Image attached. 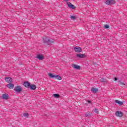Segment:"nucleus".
Here are the masks:
<instances>
[{
	"label": "nucleus",
	"instance_id": "f257e3e1",
	"mask_svg": "<svg viewBox=\"0 0 127 127\" xmlns=\"http://www.w3.org/2000/svg\"><path fill=\"white\" fill-rule=\"evenodd\" d=\"M48 75L49 77H50V78H53V79H54V78H55V79H57L58 80H62V77H61L60 75H58L57 74L54 75L50 72L48 73Z\"/></svg>",
	"mask_w": 127,
	"mask_h": 127
},
{
	"label": "nucleus",
	"instance_id": "f03ea898",
	"mask_svg": "<svg viewBox=\"0 0 127 127\" xmlns=\"http://www.w3.org/2000/svg\"><path fill=\"white\" fill-rule=\"evenodd\" d=\"M43 40L44 43L48 44V45H49V44H51V43H54V41H51L50 39H48L47 37H45V38H44Z\"/></svg>",
	"mask_w": 127,
	"mask_h": 127
},
{
	"label": "nucleus",
	"instance_id": "7ed1b4c3",
	"mask_svg": "<svg viewBox=\"0 0 127 127\" xmlns=\"http://www.w3.org/2000/svg\"><path fill=\"white\" fill-rule=\"evenodd\" d=\"M14 91H15V92H16V93H17V94H18L19 93H20V92H21V91H22V88H21V87H20L19 86H16L14 88Z\"/></svg>",
	"mask_w": 127,
	"mask_h": 127
},
{
	"label": "nucleus",
	"instance_id": "20e7f679",
	"mask_svg": "<svg viewBox=\"0 0 127 127\" xmlns=\"http://www.w3.org/2000/svg\"><path fill=\"white\" fill-rule=\"evenodd\" d=\"M106 4L110 5L111 4H115L116 3V1L115 0H107L106 1Z\"/></svg>",
	"mask_w": 127,
	"mask_h": 127
},
{
	"label": "nucleus",
	"instance_id": "39448f33",
	"mask_svg": "<svg viewBox=\"0 0 127 127\" xmlns=\"http://www.w3.org/2000/svg\"><path fill=\"white\" fill-rule=\"evenodd\" d=\"M66 4H67V6H68V7H69V8H72V9H75V8H76L75 5H73L70 2H66Z\"/></svg>",
	"mask_w": 127,
	"mask_h": 127
},
{
	"label": "nucleus",
	"instance_id": "423d86ee",
	"mask_svg": "<svg viewBox=\"0 0 127 127\" xmlns=\"http://www.w3.org/2000/svg\"><path fill=\"white\" fill-rule=\"evenodd\" d=\"M74 51L78 53H80V52H82V48L80 47H74Z\"/></svg>",
	"mask_w": 127,
	"mask_h": 127
},
{
	"label": "nucleus",
	"instance_id": "0eeeda50",
	"mask_svg": "<svg viewBox=\"0 0 127 127\" xmlns=\"http://www.w3.org/2000/svg\"><path fill=\"white\" fill-rule=\"evenodd\" d=\"M5 80L7 83H11V82H12V78H11L10 77H6L5 78Z\"/></svg>",
	"mask_w": 127,
	"mask_h": 127
},
{
	"label": "nucleus",
	"instance_id": "6e6552de",
	"mask_svg": "<svg viewBox=\"0 0 127 127\" xmlns=\"http://www.w3.org/2000/svg\"><path fill=\"white\" fill-rule=\"evenodd\" d=\"M76 57L78 58H85V57H86V55L83 54H78L76 55Z\"/></svg>",
	"mask_w": 127,
	"mask_h": 127
},
{
	"label": "nucleus",
	"instance_id": "1a4fd4ad",
	"mask_svg": "<svg viewBox=\"0 0 127 127\" xmlns=\"http://www.w3.org/2000/svg\"><path fill=\"white\" fill-rule=\"evenodd\" d=\"M8 98H9L8 94H4L2 95V99L3 100H7L8 99Z\"/></svg>",
	"mask_w": 127,
	"mask_h": 127
},
{
	"label": "nucleus",
	"instance_id": "9d476101",
	"mask_svg": "<svg viewBox=\"0 0 127 127\" xmlns=\"http://www.w3.org/2000/svg\"><path fill=\"white\" fill-rule=\"evenodd\" d=\"M116 115L117 117H119L120 118H122L123 117V112H121L120 111H117L116 113Z\"/></svg>",
	"mask_w": 127,
	"mask_h": 127
},
{
	"label": "nucleus",
	"instance_id": "9b49d317",
	"mask_svg": "<svg viewBox=\"0 0 127 127\" xmlns=\"http://www.w3.org/2000/svg\"><path fill=\"white\" fill-rule=\"evenodd\" d=\"M23 85L24 87H25L26 88H29L30 86V83L28 81H26L24 82Z\"/></svg>",
	"mask_w": 127,
	"mask_h": 127
},
{
	"label": "nucleus",
	"instance_id": "f8f14e48",
	"mask_svg": "<svg viewBox=\"0 0 127 127\" xmlns=\"http://www.w3.org/2000/svg\"><path fill=\"white\" fill-rule=\"evenodd\" d=\"M7 87H8L9 89H13V88L14 87V84L9 83L7 85Z\"/></svg>",
	"mask_w": 127,
	"mask_h": 127
},
{
	"label": "nucleus",
	"instance_id": "ddd939ff",
	"mask_svg": "<svg viewBox=\"0 0 127 127\" xmlns=\"http://www.w3.org/2000/svg\"><path fill=\"white\" fill-rule=\"evenodd\" d=\"M115 102V103H116V104H118L119 106H122V105H124V103L123 102L119 101L118 100H116Z\"/></svg>",
	"mask_w": 127,
	"mask_h": 127
},
{
	"label": "nucleus",
	"instance_id": "4468645a",
	"mask_svg": "<svg viewBox=\"0 0 127 127\" xmlns=\"http://www.w3.org/2000/svg\"><path fill=\"white\" fill-rule=\"evenodd\" d=\"M30 89H31V90H35L36 89V86H35V85L34 84H30V86L29 87Z\"/></svg>",
	"mask_w": 127,
	"mask_h": 127
},
{
	"label": "nucleus",
	"instance_id": "2eb2a0df",
	"mask_svg": "<svg viewBox=\"0 0 127 127\" xmlns=\"http://www.w3.org/2000/svg\"><path fill=\"white\" fill-rule=\"evenodd\" d=\"M72 68L74 69H80V66L73 64L72 65Z\"/></svg>",
	"mask_w": 127,
	"mask_h": 127
},
{
	"label": "nucleus",
	"instance_id": "dca6fc26",
	"mask_svg": "<svg viewBox=\"0 0 127 127\" xmlns=\"http://www.w3.org/2000/svg\"><path fill=\"white\" fill-rule=\"evenodd\" d=\"M37 58L39 60H42V59H43V56L41 55H38V56H37Z\"/></svg>",
	"mask_w": 127,
	"mask_h": 127
},
{
	"label": "nucleus",
	"instance_id": "f3484780",
	"mask_svg": "<svg viewBox=\"0 0 127 127\" xmlns=\"http://www.w3.org/2000/svg\"><path fill=\"white\" fill-rule=\"evenodd\" d=\"M91 91L93 92V93H97V92H98V89L92 88H91Z\"/></svg>",
	"mask_w": 127,
	"mask_h": 127
},
{
	"label": "nucleus",
	"instance_id": "a211bd4d",
	"mask_svg": "<svg viewBox=\"0 0 127 127\" xmlns=\"http://www.w3.org/2000/svg\"><path fill=\"white\" fill-rule=\"evenodd\" d=\"M90 116H91V112L89 111L86 112L85 114V117H90Z\"/></svg>",
	"mask_w": 127,
	"mask_h": 127
},
{
	"label": "nucleus",
	"instance_id": "6ab92c4d",
	"mask_svg": "<svg viewBox=\"0 0 127 127\" xmlns=\"http://www.w3.org/2000/svg\"><path fill=\"white\" fill-rule=\"evenodd\" d=\"M70 18H71V19H73V20H76V19H77L76 16L73 15H71L70 16Z\"/></svg>",
	"mask_w": 127,
	"mask_h": 127
},
{
	"label": "nucleus",
	"instance_id": "aec40b11",
	"mask_svg": "<svg viewBox=\"0 0 127 127\" xmlns=\"http://www.w3.org/2000/svg\"><path fill=\"white\" fill-rule=\"evenodd\" d=\"M54 97L55 98H59L60 97V95L59 94H54Z\"/></svg>",
	"mask_w": 127,
	"mask_h": 127
},
{
	"label": "nucleus",
	"instance_id": "412c9836",
	"mask_svg": "<svg viewBox=\"0 0 127 127\" xmlns=\"http://www.w3.org/2000/svg\"><path fill=\"white\" fill-rule=\"evenodd\" d=\"M93 112H94V113H96V114H99V110L97 109H94Z\"/></svg>",
	"mask_w": 127,
	"mask_h": 127
},
{
	"label": "nucleus",
	"instance_id": "4be33fe9",
	"mask_svg": "<svg viewBox=\"0 0 127 127\" xmlns=\"http://www.w3.org/2000/svg\"><path fill=\"white\" fill-rule=\"evenodd\" d=\"M29 116V114H28V113H24L23 114V116L25 118H26V117H28Z\"/></svg>",
	"mask_w": 127,
	"mask_h": 127
},
{
	"label": "nucleus",
	"instance_id": "5701e85b",
	"mask_svg": "<svg viewBox=\"0 0 127 127\" xmlns=\"http://www.w3.org/2000/svg\"><path fill=\"white\" fill-rule=\"evenodd\" d=\"M104 27L105 28H109L110 27V26H109V25L106 24L104 25Z\"/></svg>",
	"mask_w": 127,
	"mask_h": 127
},
{
	"label": "nucleus",
	"instance_id": "b1692460",
	"mask_svg": "<svg viewBox=\"0 0 127 127\" xmlns=\"http://www.w3.org/2000/svg\"><path fill=\"white\" fill-rule=\"evenodd\" d=\"M120 85H122V86L124 85H126V83L125 82H120Z\"/></svg>",
	"mask_w": 127,
	"mask_h": 127
},
{
	"label": "nucleus",
	"instance_id": "393cba45",
	"mask_svg": "<svg viewBox=\"0 0 127 127\" xmlns=\"http://www.w3.org/2000/svg\"><path fill=\"white\" fill-rule=\"evenodd\" d=\"M64 0V1H66V3H67V2H69V1L70 0Z\"/></svg>",
	"mask_w": 127,
	"mask_h": 127
},
{
	"label": "nucleus",
	"instance_id": "a878e982",
	"mask_svg": "<svg viewBox=\"0 0 127 127\" xmlns=\"http://www.w3.org/2000/svg\"><path fill=\"white\" fill-rule=\"evenodd\" d=\"M87 103H88V104H91V103H92V102L90 100H88Z\"/></svg>",
	"mask_w": 127,
	"mask_h": 127
},
{
	"label": "nucleus",
	"instance_id": "bb28decb",
	"mask_svg": "<svg viewBox=\"0 0 127 127\" xmlns=\"http://www.w3.org/2000/svg\"><path fill=\"white\" fill-rule=\"evenodd\" d=\"M114 80H115V81H117L118 78H117V77L114 78Z\"/></svg>",
	"mask_w": 127,
	"mask_h": 127
},
{
	"label": "nucleus",
	"instance_id": "cd10ccee",
	"mask_svg": "<svg viewBox=\"0 0 127 127\" xmlns=\"http://www.w3.org/2000/svg\"><path fill=\"white\" fill-rule=\"evenodd\" d=\"M102 82H105V80L102 81Z\"/></svg>",
	"mask_w": 127,
	"mask_h": 127
},
{
	"label": "nucleus",
	"instance_id": "c85d7f7f",
	"mask_svg": "<svg viewBox=\"0 0 127 127\" xmlns=\"http://www.w3.org/2000/svg\"><path fill=\"white\" fill-rule=\"evenodd\" d=\"M86 105H87L88 104L87 103H86Z\"/></svg>",
	"mask_w": 127,
	"mask_h": 127
}]
</instances>
